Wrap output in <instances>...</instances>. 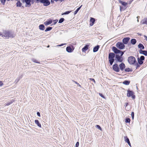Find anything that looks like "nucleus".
I'll return each instance as SVG.
<instances>
[{"label":"nucleus","mask_w":147,"mask_h":147,"mask_svg":"<svg viewBox=\"0 0 147 147\" xmlns=\"http://www.w3.org/2000/svg\"><path fill=\"white\" fill-rule=\"evenodd\" d=\"M115 57V60L118 62H121L123 61V59L122 57L119 54H115L113 53H109L108 56V59L109 63L112 65L115 61L114 57Z\"/></svg>","instance_id":"f257e3e1"},{"label":"nucleus","mask_w":147,"mask_h":147,"mask_svg":"<svg viewBox=\"0 0 147 147\" xmlns=\"http://www.w3.org/2000/svg\"><path fill=\"white\" fill-rule=\"evenodd\" d=\"M127 61L130 64L134 65L136 63V59L134 57L131 56L128 57Z\"/></svg>","instance_id":"f03ea898"},{"label":"nucleus","mask_w":147,"mask_h":147,"mask_svg":"<svg viewBox=\"0 0 147 147\" xmlns=\"http://www.w3.org/2000/svg\"><path fill=\"white\" fill-rule=\"evenodd\" d=\"M134 93L132 91L128 90L127 91V96L128 97L131 96L133 99H134L135 98V96L134 95Z\"/></svg>","instance_id":"7ed1b4c3"},{"label":"nucleus","mask_w":147,"mask_h":147,"mask_svg":"<svg viewBox=\"0 0 147 147\" xmlns=\"http://www.w3.org/2000/svg\"><path fill=\"white\" fill-rule=\"evenodd\" d=\"M116 46L120 49H123L125 47L124 44L121 42H118L116 44Z\"/></svg>","instance_id":"20e7f679"},{"label":"nucleus","mask_w":147,"mask_h":147,"mask_svg":"<svg viewBox=\"0 0 147 147\" xmlns=\"http://www.w3.org/2000/svg\"><path fill=\"white\" fill-rule=\"evenodd\" d=\"M40 2L43 4L45 6L49 5L50 3V1L48 0H40Z\"/></svg>","instance_id":"39448f33"},{"label":"nucleus","mask_w":147,"mask_h":147,"mask_svg":"<svg viewBox=\"0 0 147 147\" xmlns=\"http://www.w3.org/2000/svg\"><path fill=\"white\" fill-rule=\"evenodd\" d=\"M112 68L116 72H118L120 71L118 65L116 63H115L113 65Z\"/></svg>","instance_id":"423d86ee"},{"label":"nucleus","mask_w":147,"mask_h":147,"mask_svg":"<svg viewBox=\"0 0 147 147\" xmlns=\"http://www.w3.org/2000/svg\"><path fill=\"white\" fill-rule=\"evenodd\" d=\"M112 50L115 53L117 54L119 53L120 51L118 50L116 47H112Z\"/></svg>","instance_id":"0eeeda50"},{"label":"nucleus","mask_w":147,"mask_h":147,"mask_svg":"<svg viewBox=\"0 0 147 147\" xmlns=\"http://www.w3.org/2000/svg\"><path fill=\"white\" fill-rule=\"evenodd\" d=\"M130 39V38L129 37L125 38L123 39V43L125 44H127Z\"/></svg>","instance_id":"6e6552de"},{"label":"nucleus","mask_w":147,"mask_h":147,"mask_svg":"<svg viewBox=\"0 0 147 147\" xmlns=\"http://www.w3.org/2000/svg\"><path fill=\"white\" fill-rule=\"evenodd\" d=\"M119 66L121 71H123L125 67V65L123 63H122L120 64L119 65Z\"/></svg>","instance_id":"1a4fd4ad"},{"label":"nucleus","mask_w":147,"mask_h":147,"mask_svg":"<svg viewBox=\"0 0 147 147\" xmlns=\"http://www.w3.org/2000/svg\"><path fill=\"white\" fill-rule=\"evenodd\" d=\"M139 53L140 54H142L146 56H147V51L145 50H140L139 51Z\"/></svg>","instance_id":"9d476101"},{"label":"nucleus","mask_w":147,"mask_h":147,"mask_svg":"<svg viewBox=\"0 0 147 147\" xmlns=\"http://www.w3.org/2000/svg\"><path fill=\"white\" fill-rule=\"evenodd\" d=\"M89 45H85L82 49V52H85L88 49Z\"/></svg>","instance_id":"9b49d317"},{"label":"nucleus","mask_w":147,"mask_h":147,"mask_svg":"<svg viewBox=\"0 0 147 147\" xmlns=\"http://www.w3.org/2000/svg\"><path fill=\"white\" fill-rule=\"evenodd\" d=\"M100 47V46L99 45H97L96 46H95L94 47L93 49V51L94 52H96L98 51L99 48Z\"/></svg>","instance_id":"f8f14e48"},{"label":"nucleus","mask_w":147,"mask_h":147,"mask_svg":"<svg viewBox=\"0 0 147 147\" xmlns=\"http://www.w3.org/2000/svg\"><path fill=\"white\" fill-rule=\"evenodd\" d=\"M90 21L91 22V23L90 24V26H92L94 24L95 22V19L93 18H91L90 19Z\"/></svg>","instance_id":"ddd939ff"},{"label":"nucleus","mask_w":147,"mask_h":147,"mask_svg":"<svg viewBox=\"0 0 147 147\" xmlns=\"http://www.w3.org/2000/svg\"><path fill=\"white\" fill-rule=\"evenodd\" d=\"M9 34V31H5L4 32V35L3 36L7 38H8V36Z\"/></svg>","instance_id":"4468645a"},{"label":"nucleus","mask_w":147,"mask_h":147,"mask_svg":"<svg viewBox=\"0 0 147 147\" xmlns=\"http://www.w3.org/2000/svg\"><path fill=\"white\" fill-rule=\"evenodd\" d=\"M66 50L69 53H71L72 51V50L70 47H67L66 48Z\"/></svg>","instance_id":"2eb2a0df"},{"label":"nucleus","mask_w":147,"mask_h":147,"mask_svg":"<svg viewBox=\"0 0 147 147\" xmlns=\"http://www.w3.org/2000/svg\"><path fill=\"white\" fill-rule=\"evenodd\" d=\"M138 47L140 49V50L144 49V45L141 43H140L138 45Z\"/></svg>","instance_id":"dca6fc26"},{"label":"nucleus","mask_w":147,"mask_h":147,"mask_svg":"<svg viewBox=\"0 0 147 147\" xmlns=\"http://www.w3.org/2000/svg\"><path fill=\"white\" fill-rule=\"evenodd\" d=\"M45 27L43 24H40L39 26V28L40 30H44L45 29Z\"/></svg>","instance_id":"f3484780"},{"label":"nucleus","mask_w":147,"mask_h":147,"mask_svg":"<svg viewBox=\"0 0 147 147\" xmlns=\"http://www.w3.org/2000/svg\"><path fill=\"white\" fill-rule=\"evenodd\" d=\"M35 123L39 127H41V124L39 123V121L38 120H35Z\"/></svg>","instance_id":"a211bd4d"},{"label":"nucleus","mask_w":147,"mask_h":147,"mask_svg":"<svg viewBox=\"0 0 147 147\" xmlns=\"http://www.w3.org/2000/svg\"><path fill=\"white\" fill-rule=\"evenodd\" d=\"M136 42V40L135 39L133 38L131 40V43L133 45H134Z\"/></svg>","instance_id":"6ab92c4d"},{"label":"nucleus","mask_w":147,"mask_h":147,"mask_svg":"<svg viewBox=\"0 0 147 147\" xmlns=\"http://www.w3.org/2000/svg\"><path fill=\"white\" fill-rule=\"evenodd\" d=\"M142 24H146L147 25V18H144L142 21Z\"/></svg>","instance_id":"aec40b11"},{"label":"nucleus","mask_w":147,"mask_h":147,"mask_svg":"<svg viewBox=\"0 0 147 147\" xmlns=\"http://www.w3.org/2000/svg\"><path fill=\"white\" fill-rule=\"evenodd\" d=\"M23 2H25L26 4L28 5H30V2L31 0H22Z\"/></svg>","instance_id":"412c9836"},{"label":"nucleus","mask_w":147,"mask_h":147,"mask_svg":"<svg viewBox=\"0 0 147 147\" xmlns=\"http://www.w3.org/2000/svg\"><path fill=\"white\" fill-rule=\"evenodd\" d=\"M52 22V21L51 20H50L45 22V24L46 25H47L51 24Z\"/></svg>","instance_id":"4be33fe9"},{"label":"nucleus","mask_w":147,"mask_h":147,"mask_svg":"<svg viewBox=\"0 0 147 147\" xmlns=\"http://www.w3.org/2000/svg\"><path fill=\"white\" fill-rule=\"evenodd\" d=\"M8 38L9 37H11L13 38L14 37V34L12 32H9Z\"/></svg>","instance_id":"5701e85b"},{"label":"nucleus","mask_w":147,"mask_h":147,"mask_svg":"<svg viewBox=\"0 0 147 147\" xmlns=\"http://www.w3.org/2000/svg\"><path fill=\"white\" fill-rule=\"evenodd\" d=\"M119 2L120 3H121L122 5L124 6H126L127 4V3L125 2L122 1L121 0H119Z\"/></svg>","instance_id":"b1692460"},{"label":"nucleus","mask_w":147,"mask_h":147,"mask_svg":"<svg viewBox=\"0 0 147 147\" xmlns=\"http://www.w3.org/2000/svg\"><path fill=\"white\" fill-rule=\"evenodd\" d=\"M130 83V81L128 80H125L123 82V84L126 85H128Z\"/></svg>","instance_id":"393cba45"},{"label":"nucleus","mask_w":147,"mask_h":147,"mask_svg":"<svg viewBox=\"0 0 147 147\" xmlns=\"http://www.w3.org/2000/svg\"><path fill=\"white\" fill-rule=\"evenodd\" d=\"M124 139H125V140L126 142L127 143L130 142L129 139L127 137V136H124Z\"/></svg>","instance_id":"a878e982"},{"label":"nucleus","mask_w":147,"mask_h":147,"mask_svg":"<svg viewBox=\"0 0 147 147\" xmlns=\"http://www.w3.org/2000/svg\"><path fill=\"white\" fill-rule=\"evenodd\" d=\"M138 63L139 64L142 65V64L143 63V61L140 60V59H139V57H138Z\"/></svg>","instance_id":"bb28decb"},{"label":"nucleus","mask_w":147,"mask_h":147,"mask_svg":"<svg viewBox=\"0 0 147 147\" xmlns=\"http://www.w3.org/2000/svg\"><path fill=\"white\" fill-rule=\"evenodd\" d=\"M82 6V5L80 7H79L77 9L74 11V14L75 15L78 12V11L80 10V9L81 8V7Z\"/></svg>","instance_id":"cd10ccee"},{"label":"nucleus","mask_w":147,"mask_h":147,"mask_svg":"<svg viewBox=\"0 0 147 147\" xmlns=\"http://www.w3.org/2000/svg\"><path fill=\"white\" fill-rule=\"evenodd\" d=\"M52 28L51 27H47L46 28V30H45V31L46 32L48 31H49L51 30Z\"/></svg>","instance_id":"c85d7f7f"},{"label":"nucleus","mask_w":147,"mask_h":147,"mask_svg":"<svg viewBox=\"0 0 147 147\" xmlns=\"http://www.w3.org/2000/svg\"><path fill=\"white\" fill-rule=\"evenodd\" d=\"M125 71L126 72H129L132 71V70L129 68H128L125 69Z\"/></svg>","instance_id":"c756f323"},{"label":"nucleus","mask_w":147,"mask_h":147,"mask_svg":"<svg viewBox=\"0 0 147 147\" xmlns=\"http://www.w3.org/2000/svg\"><path fill=\"white\" fill-rule=\"evenodd\" d=\"M22 5V3L20 1H18L16 3L17 6V7H20Z\"/></svg>","instance_id":"7c9ffc66"},{"label":"nucleus","mask_w":147,"mask_h":147,"mask_svg":"<svg viewBox=\"0 0 147 147\" xmlns=\"http://www.w3.org/2000/svg\"><path fill=\"white\" fill-rule=\"evenodd\" d=\"M64 20V19L63 18H61L59 21V23H61L63 22Z\"/></svg>","instance_id":"2f4dec72"},{"label":"nucleus","mask_w":147,"mask_h":147,"mask_svg":"<svg viewBox=\"0 0 147 147\" xmlns=\"http://www.w3.org/2000/svg\"><path fill=\"white\" fill-rule=\"evenodd\" d=\"M71 12V11H66V12L63 13L62 14V15H67L69 14V13H70Z\"/></svg>","instance_id":"473e14b6"},{"label":"nucleus","mask_w":147,"mask_h":147,"mask_svg":"<svg viewBox=\"0 0 147 147\" xmlns=\"http://www.w3.org/2000/svg\"><path fill=\"white\" fill-rule=\"evenodd\" d=\"M32 61L33 62H34V63H40L39 62H38L37 60H36L34 58L32 59Z\"/></svg>","instance_id":"72a5a7b5"},{"label":"nucleus","mask_w":147,"mask_h":147,"mask_svg":"<svg viewBox=\"0 0 147 147\" xmlns=\"http://www.w3.org/2000/svg\"><path fill=\"white\" fill-rule=\"evenodd\" d=\"M125 122L126 123H129L130 122V119L129 118H126L125 119Z\"/></svg>","instance_id":"f704fd0d"},{"label":"nucleus","mask_w":147,"mask_h":147,"mask_svg":"<svg viewBox=\"0 0 147 147\" xmlns=\"http://www.w3.org/2000/svg\"><path fill=\"white\" fill-rule=\"evenodd\" d=\"M13 102V101H10L8 102H7V103L5 105H6V106H8V105H10V104H12Z\"/></svg>","instance_id":"c9c22d12"},{"label":"nucleus","mask_w":147,"mask_h":147,"mask_svg":"<svg viewBox=\"0 0 147 147\" xmlns=\"http://www.w3.org/2000/svg\"><path fill=\"white\" fill-rule=\"evenodd\" d=\"M139 59L143 61L144 60L145 57L143 56H142L140 57V58H139Z\"/></svg>","instance_id":"e433bc0d"},{"label":"nucleus","mask_w":147,"mask_h":147,"mask_svg":"<svg viewBox=\"0 0 147 147\" xmlns=\"http://www.w3.org/2000/svg\"><path fill=\"white\" fill-rule=\"evenodd\" d=\"M125 52V51H120V53H120V54H121V55L120 56L122 57V56H123V55Z\"/></svg>","instance_id":"4c0bfd02"},{"label":"nucleus","mask_w":147,"mask_h":147,"mask_svg":"<svg viewBox=\"0 0 147 147\" xmlns=\"http://www.w3.org/2000/svg\"><path fill=\"white\" fill-rule=\"evenodd\" d=\"M131 117H132V119H133L134 117V113L133 112H132L131 113Z\"/></svg>","instance_id":"58836bf2"},{"label":"nucleus","mask_w":147,"mask_h":147,"mask_svg":"<svg viewBox=\"0 0 147 147\" xmlns=\"http://www.w3.org/2000/svg\"><path fill=\"white\" fill-rule=\"evenodd\" d=\"M0 1L2 3L3 5H4L5 2L6 0H0Z\"/></svg>","instance_id":"ea45409f"},{"label":"nucleus","mask_w":147,"mask_h":147,"mask_svg":"<svg viewBox=\"0 0 147 147\" xmlns=\"http://www.w3.org/2000/svg\"><path fill=\"white\" fill-rule=\"evenodd\" d=\"M20 80L19 78H17L15 81V82H16V83H17Z\"/></svg>","instance_id":"a19ab883"},{"label":"nucleus","mask_w":147,"mask_h":147,"mask_svg":"<svg viewBox=\"0 0 147 147\" xmlns=\"http://www.w3.org/2000/svg\"><path fill=\"white\" fill-rule=\"evenodd\" d=\"M96 127L100 130H101V128L100 125H96Z\"/></svg>","instance_id":"79ce46f5"},{"label":"nucleus","mask_w":147,"mask_h":147,"mask_svg":"<svg viewBox=\"0 0 147 147\" xmlns=\"http://www.w3.org/2000/svg\"><path fill=\"white\" fill-rule=\"evenodd\" d=\"M79 145V143L78 142H77L76 144L75 147H78Z\"/></svg>","instance_id":"37998d69"},{"label":"nucleus","mask_w":147,"mask_h":147,"mask_svg":"<svg viewBox=\"0 0 147 147\" xmlns=\"http://www.w3.org/2000/svg\"><path fill=\"white\" fill-rule=\"evenodd\" d=\"M53 21L54 22V24L55 25L57 22L58 20H54Z\"/></svg>","instance_id":"c03bdc74"},{"label":"nucleus","mask_w":147,"mask_h":147,"mask_svg":"<svg viewBox=\"0 0 147 147\" xmlns=\"http://www.w3.org/2000/svg\"><path fill=\"white\" fill-rule=\"evenodd\" d=\"M89 79L90 80H92V81L94 82V83H95V81L94 79L90 78Z\"/></svg>","instance_id":"a18cd8bd"},{"label":"nucleus","mask_w":147,"mask_h":147,"mask_svg":"<svg viewBox=\"0 0 147 147\" xmlns=\"http://www.w3.org/2000/svg\"><path fill=\"white\" fill-rule=\"evenodd\" d=\"M99 95L100 96H101L102 98H105L104 96L103 95V94H102L99 93Z\"/></svg>","instance_id":"49530a36"},{"label":"nucleus","mask_w":147,"mask_h":147,"mask_svg":"<svg viewBox=\"0 0 147 147\" xmlns=\"http://www.w3.org/2000/svg\"><path fill=\"white\" fill-rule=\"evenodd\" d=\"M3 85V82L2 81H0V86H2Z\"/></svg>","instance_id":"de8ad7c7"},{"label":"nucleus","mask_w":147,"mask_h":147,"mask_svg":"<svg viewBox=\"0 0 147 147\" xmlns=\"http://www.w3.org/2000/svg\"><path fill=\"white\" fill-rule=\"evenodd\" d=\"M37 115H38V116H39V117H40V113H39V112H37Z\"/></svg>","instance_id":"09e8293b"},{"label":"nucleus","mask_w":147,"mask_h":147,"mask_svg":"<svg viewBox=\"0 0 147 147\" xmlns=\"http://www.w3.org/2000/svg\"><path fill=\"white\" fill-rule=\"evenodd\" d=\"M123 9V7H121L120 6V11H121Z\"/></svg>","instance_id":"8fccbe9b"},{"label":"nucleus","mask_w":147,"mask_h":147,"mask_svg":"<svg viewBox=\"0 0 147 147\" xmlns=\"http://www.w3.org/2000/svg\"><path fill=\"white\" fill-rule=\"evenodd\" d=\"M55 1H60L61 2H62L64 1V0H54Z\"/></svg>","instance_id":"3c124183"},{"label":"nucleus","mask_w":147,"mask_h":147,"mask_svg":"<svg viewBox=\"0 0 147 147\" xmlns=\"http://www.w3.org/2000/svg\"><path fill=\"white\" fill-rule=\"evenodd\" d=\"M135 65H136V66H137V68L138 67H139V65L138 64V63H137Z\"/></svg>","instance_id":"603ef678"},{"label":"nucleus","mask_w":147,"mask_h":147,"mask_svg":"<svg viewBox=\"0 0 147 147\" xmlns=\"http://www.w3.org/2000/svg\"><path fill=\"white\" fill-rule=\"evenodd\" d=\"M22 77H23V75H21V76H20V77H19L18 78H20V79L22 78Z\"/></svg>","instance_id":"864d4df0"},{"label":"nucleus","mask_w":147,"mask_h":147,"mask_svg":"<svg viewBox=\"0 0 147 147\" xmlns=\"http://www.w3.org/2000/svg\"><path fill=\"white\" fill-rule=\"evenodd\" d=\"M144 37L145 38V39L147 41V36H144Z\"/></svg>","instance_id":"5fc2aeb1"},{"label":"nucleus","mask_w":147,"mask_h":147,"mask_svg":"<svg viewBox=\"0 0 147 147\" xmlns=\"http://www.w3.org/2000/svg\"><path fill=\"white\" fill-rule=\"evenodd\" d=\"M128 144V145H129V146H131V144H130V142H128L127 143Z\"/></svg>","instance_id":"6e6d98bb"},{"label":"nucleus","mask_w":147,"mask_h":147,"mask_svg":"<svg viewBox=\"0 0 147 147\" xmlns=\"http://www.w3.org/2000/svg\"><path fill=\"white\" fill-rule=\"evenodd\" d=\"M65 44H62L60 45H59V46H63L64 45H65Z\"/></svg>","instance_id":"4d7b16f0"},{"label":"nucleus","mask_w":147,"mask_h":147,"mask_svg":"<svg viewBox=\"0 0 147 147\" xmlns=\"http://www.w3.org/2000/svg\"><path fill=\"white\" fill-rule=\"evenodd\" d=\"M54 0H51V3H54Z\"/></svg>","instance_id":"13d9d810"},{"label":"nucleus","mask_w":147,"mask_h":147,"mask_svg":"<svg viewBox=\"0 0 147 147\" xmlns=\"http://www.w3.org/2000/svg\"><path fill=\"white\" fill-rule=\"evenodd\" d=\"M0 36H3V35H2V34L1 33V32H0Z\"/></svg>","instance_id":"bf43d9fd"},{"label":"nucleus","mask_w":147,"mask_h":147,"mask_svg":"<svg viewBox=\"0 0 147 147\" xmlns=\"http://www.w3.org/2000/svg\"><path fill=\"white\" fill-rule=\"evenodd\" d=\"M75 82L76 84H77L79 85V86H80V84H79L78 83H77L76 82Z\"/></svg>","instance_id":"052dcab7"},{"label":"nucleus","mask_w":147,"mask_h":147,"mask_svg":"<svg viewBox=\"0 0 147 147\" xmlns=\"http://www.w3.org/2000/svg\"><path fill=\"white\" fill-rule=\"evenodd\" d=\"M132 1H133V0L131 1H130V3H131Z\"/></svg>","instance_id":"680f3d73"},{"label":"nucleus","mask_w":147,"mask_h":147,"mask_svg":"<svg viewBox=\"0 0 147 147\" xmlns=\"http://www.w3.org/2000/svg\"><path fill=\"white\" fill-rule=\"evenodd\" d=\"M50 47L49 45H48V46H47V47Z\"/></svg>","instance_id":"e2e57ef3"},{"label":"nucleus","mask_w":147,"mask_h":147,"mask_svg":"<svg viewBox=\"0 0 147 147\" xmlns=\"http://www.w3.org/2000/svg\"><path fill=\"white\" fill-rule=\"evenodd\" d=\"M137 21L138 22H139V20H138V19L137 20Z\"/></svg>","instance_id":"0e129e2a"},{"label":"nucleus","mask_w":147,"mask_h":147,"mask_svg":"<svg viewBox=\"0 0 147 147\" xmlns=\"http://www.w3.org/2000/svg\"><path fill=\"white\" fill-rule=\"evenodd\" d=\"M40 0H36V1H40Z\"/></svg>","instance_id":"69168bd1"},{"label":"nucleus","mask_w":147,"mask_h":147,"mask_svg":"<svg viewBox=\"0 0 147 147\" xmlns=\"http://www.w3.org/2000/svg\"><path fill=\"white\" fill-rule=\"evenodd\" d=\"M138 17H139V16H137V18H138Z\"/></svg>","instance_id":"338daca9"},{"label":"nucleus","mask_w":147,"mask_h":147,"mask_svg":"<svg viewBox=\"0 0 147 147\" xmlns=\"http://www.w3.org/2000/svg\"><path fill=\"white\" fill-rule=\"evenodd\" d=\"M127 104H128V103H127V104H126V106H127Z\"/></svg>","instance_id":"774afa93"}]
</instances>
